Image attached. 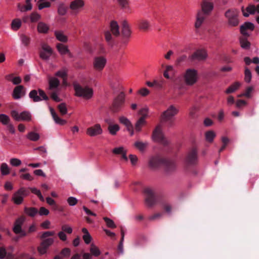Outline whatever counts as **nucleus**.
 <instances>
[{
  "label": "nucleus",
  "instance_id": "obj_1",
  "mask_svg": "<svg viewBox=\"0 0 259 259\" xmlns=\"http://www.w3.org/2000/svg\"><path fill=\"white\" fill-rule=\"evenodd\" d=\"M25 220V217L21 215L17 219L14 223L12 230L15 234L18 235L17 236L14 237L12 239V240L15 242H17L20 238L24 237L27 235V233L22 229V225H23Z\"/></svg>",
  "mask_w": 259,
  "mask_h": 259
},
{
  "label": "nucleus",
  "instance_id": "obj_2",
  "mask_svg": "<svg viewBox=\"0 0 259 259\" xmlns=\"http://www.w3.org/2000/svg\"><path fill=\"white\" fill-rule=\"evenodd\" d=\"M73 85L75 91L74 95L78 97H82L88 100L92 98L93 96V90L87 86L82 87L77 82H73Z\"/></svg>",
  "mask_w": 259,
  "mask_h": 259
},
{
  "label": "nucleus",
  "instance_id": "obj_3",
  "mask_svg": "<svg viewBox=\"0 0 259 259\" xmlns=\"http://www.w3.org/2000/svg\"><path fill=\"white\" fill-rule=\"evenodd\" d=\"M179 112V108L174 105H171L165 111L161 113L160 116V121L161 122H166L170 121L171 119L177 115Z\"/></svg>",
  "mask_w": 259,
  "mask_h": 259
},
{
  "label": "nucleus",
  "instance_id": "obj_4",
  "mask_svg": "<svg viewBox=\"0 0 259 259\" xmlns=\"http://www.w3.org/2000/svg\"><path fill=\"white\" fill-rule=\"evenodd\" d=\"M124 101L125 94L122 92L113 100L112 104L110 107L111 111L113 113L119 112L124 105Z\"/></svg>",
  "mask_w": 259,
  "mask_h": 259
},
{
  "label": "nucleus",
  "instance_id": "obj_5",
  "mask_svg": "<svg viewBox=\"0 0 259 259\" xmlns=\"http://www.w3.org/2000/svg\"><path fill=\"white\" fill-rule=\"evenodd\" d=\"M227 18L228 25L230 27H236L238 25V12L236 9H228L225 13Z\"/></svg>",
  "mask_w": 259,
  "mask_h": 259
},
{
  "label": "nucleus",
  "instance_id": "obj_6",
  "mask_svg": "<svg viewBox=\"0 0 259 259\" xmlns=\"http://www.w3.org/2000/svg\"><path fill=\"white\" fill-rule=\"evenodd\" d=\"M185 83L187 85H193L198 80V72L195 69H188L184 75Z\"/></svg>",
  "mask_w": 259,
  "mask_h": 259
},
{
  "label": "nucleus",
  "instance_id": "obj_7",
  "mask_svg": "<svg viewBox=\"0 0 259 259\" xmlns=\"http://www.w3.org/2000/svg\"><path fill=\"white\" fill-rule=\"evenodd\" d=\"M152 138L154 141L160 143L164 146H167L169 143V141L164 137L160 125L156 126L153 132Z\"/></svg>",
  "mask_w": 259,
  "mask_h": 259
},
{
  "label": "nucleus",
  "instance_id": "obj_8",
  "mask_svg": "<svg viewBox=\"0 0 259 259\" xmlns=\"http://www.w3.org/2000/svg\"><path fill=\"white\" fill-rule=\"evenodd\" d=\"M11 115L17 121H24L29 122L32 119L31 114L27 111H24L19 113L16 110H12L11 112Z\"/></svg>",
  "mask_w": 259,
  "mask_h": 259
},
{
  "label": "nucleus",
  "instance_id": "obj_9",
  "mask_svg": "<svg viewBox=\"0 0 259 259\" xmlns=\"http://www.w3.org/2000/svg\"><path fill=\"white\" fill-rule=\"evenodd\" d=\"M146 195L145 202L148 207H151L156 204V198L154 191L150 188H146L144 190Z\"/></svg>",
  "mask_w": 259,
  "mask_h": 259
},
{
  "label": "nucleus",
  "instance_id": "obj_10",
  "mask_svg": "<svg viewBox=\"0 0 259 259\" xmlns=\"http://www.w3.org/2000/svg\"><path fill=\"white\" fill-rule=\"evenodd\" d=\"M207 57V54L205 50H198L190 56L188 59L190 62H194L195 61H201L205 60Z\"/></svg>",
  "mask_w": 259,
  "mask_h": 259
},
{
  "label": "nucleus",
  "instance_id": "obj_11",
  "mask_svg": "<svg viewBox=\"0 0 259 259\" xmlns=\"http://www.w3.org/2000/svg\"><path fill=\"white\" fill-rule=\"evenodd\" d=\"M121 35L124 39H129L131 37L132 31L130 25L126 20L121 23Z\"/></svg>",
  "mask_w": 259,
  "mask_h": 259
},
{
  "label": "nucleus",
  "instance_id": "obj_12",
  "mask_svg": "<svg viewBox=\"0 0 259 259\" xmlns=\"http://www.w3.org/2000/svg\"><path fill=\"white\" fill-rule=\"evenodd\" d=\"M211 1L202 0L200 4L201 10L200 11L206 16L209 15L213 9V3Z\"/></svg>",
  "mask_w": 259,
  "mask_h": 259
},
{
  "label": "nucleus",
  "instance_id": "obj_13",
  "mask_svg": "<svg viewBox=\"0 0 259 259\" xmlns=\"http://www.w3.org/2000/svg\"><path fill=\"white\" fill-rule=\"evenodd\" d=\"M186 162L189 165H194L197 162V149L193 147L188 152L186 158Z\"/></svg>",
  "mask_w": 259,
  "mask_h": 259
},
{
  "label": "nucleus",
  "instance_id": "obj_14",
  "mask_svg": "<svg viewBox=\"0 0 259 259\" xmlns=\"http://www.w3.org/2000/svg\"><path fill=\"white\" fill-rule=\"evenodd\" d=\"M54 242L53 238H47L43 239L40 245L37 247V251L40 254H44L47 252L48 248L52 245Z\"/></svg>",
  "mask_w": 259,
  "mask_h": 259
},
{
  "label": "nucleus",
  "instance_id": "obj_15",
  "mask_svg": "<svg viewBox=\"0 0 259 259\" xmlns=\"http://www.w3.org/2000/svg\"><path fill=\"white\" fill-rule=\"evenodd\" d=\"M241 11L243 16L245 17H247L249 15H254L255 12L259 13V4L256 6L254 5L250 4L246 8L243 6L241 7Z\"/></svg>",
  "mask_w": 259,
  "mask_h": 259
},
{
  "label": "nucleus",
  "instance_id": "obj_16",
  "mask_svg": "<svg viewBox=\"0 0 259 259\" xmlns=\"http://www.w3.org/2000/svg\"><path fill=\"white\" fill-rule=\"evenodd\" d=\"M106 59L104 57L100 56L95 57L93 62V67L97 71H101L106 64Z\"/></svg>",
  "mask_w": 259,
  "mask_h": 259
},
{
  "label": "nucleus",
  "instance_id": "obj_17",
  "mask_svg": "<svg viewBox=\"0 0 259 259\" xmlns=\"http://www.w3.org/2000/svg\"><path fill=\"white\" fill-rule=\"evenodd\" d=\"M103 130L101 125L99 123L95 124L94 126L88 127L86 130L87 134L90 137H95L101 135Z\"/></svg>",
  "mask_w": 259,
  "mask_h": 259
},
{
  "label": "nucleus",
  "instance_id": "obj_18",
  "mask_svg": "<svg viewBox=\"0 0 259 259\" xmlns=\"http://www.w3.org/2000/svg\"><path fill=\"white\" fill-rule=\"evenodd\" d=\"M165 159L159 156L152 157L149 162V166L152 169H156L163 165Z\"/></svg>",
  "mask_w": 259,
  "mask_h": 259
},
{
  "label": "nucleus",
  "instance_id": "obj_19",
  "mask_svg": "<svg viewBox=\"0 0 259 259\" xmlns=\"http://www.w3.org/2000/svg\"><path fill=\"white\" fill-rule=\"evenodd\" d=\"M119 121L120 123L125 126L126 130L130 132L131 136L134 134V130L133 124L130 120L124 116H120L119 117Z\"/></svg>",
  "mask_w": 259,
  "mask_h": 259
},
{
  "label": "nucleus",
  "instance_id": "obj_20",
  "mask_svg": "<svg viewBox=\"0 0 259 259\" xmlns=\"http://www.w3.org/2000/svg\"><path fill=\"white\" fill-rule=\"evenodd\" d=\"M254 29V24L250 22H246L240 26V33L245 37H248L249 34L246 32L247 30L253 31Z\"/></svg>",
  "mask_w": 259,
  "mask_h": 259
},
{
  "label": "nucleus",
  "instance_id": "obj_21",
  "mask_svg": "<svg viewBox=\"0 0 259 259\" xmlns=\"http://www.w3.org/2000/svg\"><path fill=\"white\" fill-rule=\"evenodd\" d=\"M56 48L61 55L67 54L69 58H73V55L68 49V46L59 43L56 45Z\"/></svg>",
  "mask_w": 259,
  "mask_h": 259
},
{
  "label": "nucleus",
  "instance_id": "obj_22",
  "mask_svg": "<svg viewBox=\"0 0 259 259\" xmlns=\"http://www.w3.org/2000/svg\"><path fill=\"white\" fill-rule=\"evenodd\" d=\"M110 31L116 37L120 35L119 26L117 21L112 20L110 22Z\"/></svg>",
  "mask_w": 259,
  "mask_h": 259
},
{
  "label": "nucleus",
  "instance_id": "obj_23",
  "mask_svg": "<svg viewBox=\"0 0 259 259\" xmlns=\"http://www.w3.org/2000/svg\"><path fill=\"white\" fill-rule=\"evenodd\" d=\"M151 27L150 22L146 19L141 20L138 24V29L142 31H148Z\"/></svg>",
  "mask_w": 259,
  "mask_h": 259
},
{
  "label": "nucleus",
  "instance_id": "obj_24",
  "mask_svg": "<svg viewBox=\"0 0 259 259\" xmlns=\"http://www.w3.org/2000/svg\"><path fill=\"white\" fill-rule=\"evenodd\" d=\"M49 90H52L57 89L60 85L59 80L55 77L48 76Z\"/></svg>",
  "mask_w": 259,
  "mask_h": 259
},
{
  "label": "nucleus",
  "instance_id": "obj_25",
  "mask_svg": "<svg viewBox=\"0 0 259 259\" xmlns=\"http://www.w3.org/2000/svg\"><path fill=\"white\" fill-rule=\"evenodd\" d=\"M84 5L83 0H74L70 3L69 8L72 11H76L82 8Z\"/></svg>",
  "mask_w": 259,
  "mask_h": 259
},
{
  "label": "nucleus",
  "instance_id": "obj_26",
  "mask_svg": "<svg viewBox=\"0 0 259 259\" xmlns=\"http://www.w3.org/2000/svg\"><path fill=\"white\" fill-rule=\"evenodd\" d=\"M31 0H25L26 5H22L18 3L17 5L18 9L21 12H24L32 10V5L31 3Z\"/></svg>",
  "mask_w": 259,
  "mask_h": 259
},
{
  "label": "nucleus",
  "instance_id": "obj_27",
  "mask_svg": "<svg viewBox=\"0 0 259 259\" xmlns=\"http://www.w3.org/2000/svg\"><path fill=\"white\" fill-rule=\"evenodd\" d=\"M244 61L246 65H249L251 63H253L255 64H257L255 68V70L257 72V74H259V58L258 57H254L253 59L251 60L250 58L248 57H245L244 58Z\"/></svg>",
  "mask_w": 259,
  "mask_h": 259
},
{
  "label": "nucleus",
  "instance_id": "obj_28",
  "mask_svg": "<svg viewBox=\"0 0 259 259\" xmlns=\"http://www.w3.org/2000/svg\"><path fill=\"white\" fill-rule=\"evenodd\" d=\"M49 29V26L43 22H38L37 26V30L39 33L47 34L48 33Z\"/></svg>",
  "mask_w": 259,
  "mask_h": 259
},
{
  "label": "nucleus",
  "instance_id": "obj_29",
  "mask_svg": "<svg viewBox=\"0 0 259 259\" xmlns=\"http://www.w3.org/2000/svg\"><path fill=\"white\" fill-rule=\"evenodd\" d=\"M50 110L51 114L53 117V119H54V120L56 123L63 125H65L67 123L66 120L60 118L58 116V115L56 114L55 111L54 110V109L53 108L50 107Z\"/></svg>",
  "mask_w": 259,
  "mask_h": 259
},
{
  "label": "nucleus",
  "instance_id": "obj_30",
  "mask_svg": "<svg viewBox=\"0 0 259 259\" xmlns=\"http://www.w3.org/2000/svg\"><path fill=\"white\" fill-rule=\"evenodd\" d=\"M50 110L51 114L53 117V119H54V120L56 123L63 125H65L67 123L66 120L60 118L58 116V115L56 114L55 111L54 110V109L53 108L50 107Z\"/></svg>",
  "mask_w": 259,
  "mask_h": 259
},
{
  "label": "nucleus",
  "instance_id": "obj_31",
  "mask_svg": "<svg viewBox=\"0 0 259 259\" xmlns=\"http://www.w3.org/2000/svg\"><path fill=\"white\" fill-rule=\"evenodd\" d=\"M205 14L202 13L201 11H199L197 13V17H196V21L195 23V27L196 28H199L201 26L202 23L203 22L205 17L204 16Z\"/></svg>",
  "mask_w": 259,
  "mask_h": 259
},
{
  "label": "nucleus",
  "instance_id": "obj_32",
  "mask_svg": "<svg viewBox=\"0 0 259 259\" xmlns=\"http://www.w3.org/2000/svg\"><path fill=\"white\" fill-rule=\"evenodd\" d=\"M24 89V87L22 85L16 86L13 92V97L15 99H18L21 97V93L22 90Z\"/></svg>",
  "mask_w": 259,
  "mask_h": 259
},
{
  "label": "nucleus",
  "instance_id": "obj_33",
  "mask_svg": "<svg viewBox=\"0 0 259 259\" xmlns=\"http://www.w3.org/2000/svg\"><path fill=\"white\" fill-rule=\"evenodd\" d=\"M146 124V121L143 118H140L136 122L135 128L136 132L139 133L141 131L143 126Z\"/></svg>",
  "mask_w": 259,
  "mask_h": 259
},
{
  "label": "nucleus",
  "instance_id": "obj_34",
  "mask_svg": "<svg viewBox=\"0 0 259 259\" xmlns=\"http://www.w3.org/2000/svg\"><path fill=\"white\" fill-rule=\"evenodd\" d=\"M241 85V83L239 82L236 81L232 84L229 88L225 91V93L229 94L235 92L236 91L238 90Z\"/></svg>",
  "mask_w": 259,
  "mask_h": 259
},
{
  "label": "nucleus",
  "instance_id": "obj_35",
  "mask_svg": "<svg viewBox=\"0 0 259 259\" xmlns=\"http://www.w3.org/2000/svg\"><path fill=\"white\" fill-rule=\"evenodd\" d=\"M24 212L29 217H34L38 213V209L33 207H25L24 209Z\"/></svg>",
  "mask_w": 259,
  "mask_h": 259
},
{
  "label": "nucleus",
  "instance_id": "obj_36",
  "mask_svg": "<svg viewBox=\"0 0 259 259\" xmlns=\"http://www.w3.org/2000/svg\"><path fill=\"white\" fill-rule=\"evenodd\" d=\"M54 34L58 40L64 43L67 42L68 37L62 31H55Z\"/></svg>",
  "mask_w": 259,
  "mask_h": 259
},
{
  "label": "nucleus",
  "instance_id": "obj_37",
  "mask_svg": "<svg viewBox=\"0 0 259 259\" xmlns=\"http://www.w3.org/2000/svg\"><path fill=\"white\" fill-rule=\"evenodd\" d=\"M164 166L165 170L167 172L173 171L176 168V164L174 162L168 161L165 159Z\"/></svg>",
  "mask_w": 259,
  "mask_h": 259
},
{
  "label": "nucleus",
  "instance_id": "obj_38",
  "mask_svg": "<svg viewBox=\"0 0 259 259\" xmlns=\"http://www.w3.org/2000/svg\"><path fill=\"white\" fill-rule=\"evenodd\" d=\"M215 136V133L212 130L207 131L205 133V140L209 143H212L213 142V140Z\"/></svg>",
  "mask_w": 259,
  "mask_h": 259
},
{
  "label": "nucleus",
  "instance_id": "obj_39",
  "mask_svg": "<svg viewBox=\"0 0 259 259\" xmlns=\"http://www.w3.org/2000/svg\"><path fill=\"white\" fill-rule=\"evenodd\" d=\"M22 25L21 20L19 18H15L12 21L11 27L13 30H18Z\"/></svg>",
  "mask_w": 259,
  "mask_h": 259
},
{
  "label": "nucleus",
  "instance_id": "obj_40",
  "mask_svg": "<svg viewBox=\"0 0 259 259\" xmlns=\"http://www.w3.org/2000/svg\"><path fill=\"white\" fill-rule=\"evenodd\" d=\"M41 50L39 52L46 53L48 55H52L53 53V50L52 48L47 44L43 42L41 44Z\"/></svg>",
  "mask_w": 259,
  "mask_h": 259
},
{
  "label": "nucleus",
  "instance_id": "obj_41",
  "mask_svg": "<svg viewBox=\"0 0 259 259\" xmlns=\"http://www.w3.org/2000/svg\"><path fill=\"white\" fill-rule=\"evenodd\" d=\"M38 91L36 90H32L29 94V98H31L34 102L41 101L42 99L38 96Z\"/></svg>",
  "mask_w": 259,
  "mask_h": 259
},
{
  "label": "nucleus",
  "instance_id": "obj_42",
  "mask_svg": "<svg viewBox=\"0 0 259 259\" xmlns=\"http://www.w3.org/2000/svg\"><path fill=\"white\" fill-rule=\"evenodd\" d=\"M240 46L242 49L248 50L250 49V43L246 37H241L239 38Z\"/></svg>",
  "mask_w": 259,
  "mask_h": 259
},
{
  "label": "nucleus",
  "instance_id": "obj_43",
  "mask_svg": "<svg viewBox=\"0 0 259 259\" xmlns=\"http://www.w3.org/2000/svg\"><path fill=\"white\" fill-rule=\"evenodd\" d=\"M134 146L141 152H144L148 146V144L147 143L137 141L134 143Z\"/></svg>",
  "mask_w": 259,
  "mask_h": 259
},
{
  "label": "nucleus",
  "instance_id": "obj_44",
  "mask_svg": "<svg viewBox=\"0 0 259 259\" xmlns=\"http://www.w3.org/2000/svg\"><path fill=\"white\" fill-rule=\"evenodd\" d=\"M90 251L92 255L98 256L101 254V251L99 248L94 243L91 244L90 246Z\"/></svg>",
  "mask_w": 259,
  "mask_h": 259
},
{
  "label": "nucleus",
  "instance_id": "obj_45",
  "mask_svg": "<svg viewBox=\"0 0 259 259\" xmlns=\"http://www.w3.org/2000/svg\"><path fill=\"white\" fill-rule=\"evenodd\" d=\"M67 7L63 3H61L58 5L57 12L59 15L64 16L67 13Z\"/></svg>",
  "mask_w": 259,
  "mask_h": 259
},
{
  "label": "nucleus",
  "instance_id": "obj_46",
  "mask_svg": "<svg viewBox=\"0 0 259 259\" xmlns=\"http://www.w3.org/2000/svg\"><path fill=\"white\" fill-rule=\"evenodd\" d=\"M119 129L120 127L117 124L109 125L108 127V130L109 133L112 135H115Z\"/></svg>",
  "mask_w": 259,
  "mask_h": 259
},
{
  "label": "nucleus",
  "instance_id": "obj_47",
  "mask_svg": "<svg viewBox=\"0 0 259 259\" xmlns=\"http://www.w3.org/2000/svg\"><path fill=\"white\" fill-rule=\"evenodd\" d=\"M26 138L32 141H37L39 140L40 136L38 133L31 132L26 135Z\"/></svg>",
  "mask_w": 259,
  "mask_h": 259
},
{
  "label": "nucleus",
  "instance_id": "obj_48",
  "mask_svg": "<svg viewBox=\"0 0 259 259\" xmlns=\"http://www.w3.org/2000/svg\"><path fill=\"white\" fill-rule=\"evenodd\" d=\"M12 200L16 204L19 205L22 203L23 198L22 196L18 194V192L17 191L14 193Z\"/></svg>",
  "mask_w": 259,
  "mask_h": 259
},
{
  "label": "nucleus",
  "instance_id": "obj_49",
  "mask_svg": "<svg viewBox=\"0 0 259 259\" xmlns=\"http://www.w3.org/2000/svg\"><path fill=\"white\" fill-rule=\"evenodd\" d=\"M57 108L61 115L63 116L67 114V108L65 103H62L58 105Z\"/></svg>",
  "mask_w": 259,
  "mask_h": 259
},
{
  "label": "nucleus",
  "instance_id": "obj_50",
  "mask_svg": "<svg viewBox=\"0 0 259 259\" xmlns=\"http://www.w3.org/2000/svg\"><path fill=\"white\" fill-rule=\"evenodd\" d=\"M0 169L1 174L3 176L8 175L10 172V169L8 165L5 163H3L1 164Z\"/></svg>",
  "mask_w": 259,
  "mask_h": 259
},
{
  "label": "nucleus",
  "instance_id": "obj_51",
  "mask_svg": "<svg viewBox=\"0 0 259 259\" xmlns=\"http://www.w3.org/2000/svg\"><path fill=\"white\" fill-rule=\"evenodd\" d=\"M244 80L247 83H249L251 81L252 75L251 73L249 68L247 67L245 68L244 71Z\"/></svg>",
  "mask_w": 259,
  "mask_h": 259
},
{
  "label": "nucleus",
  "instance_id": "obj_52",
  "mask_svg": "<svg viewBox=\"0 0 259 259\" xmlns=\"http://www.w3.org/2000/svg\"><path fill=\"white\" fill-rule=\"evenodd\" d=\"M67 69L66 68H63L62 70H59L56 72L55 74V75L58 77H60L62 79L65 77H67Z\"/></svg>",
  "mask_w": 259,
  "mask_h": 259
},
{
  "label": "nucleus",
  "instance_id": "obj_53",
  "mask_svg": "<svg viewBox=\"0 0 259 259\" xmlns=\"http://www.w3.org/2000/svg\"><path fill=\"white\" fill-rule=\"evenodd\" d=\"M30 21L31 22H36L41 18V16L38 13L34 12L30 14Z\"/></svg>",
  "mask_w": 259,
  "mask_h": 259
},
{
  "label": "nucleus",
  "instance_id": "obj_54",
  "mask_svg": "<svg viewBox=\"0 0 259 259\" xmlns=\"http://www.w3.org/2000/svg\"><path fill=\"white\" fill-rule=\"evenodd\" d=\"M10 121V118L8 115L5 114H0V122L3 124L7 125L9 124Z\"/></svg>",
  "mask_w": 259,
  "mask_h": 259
},
{
  "label": "nucleus",
  "instance_id": "obj_55",
  "mask_svg": "<svg viewBox=\"0 0 259 259\" xmlns=\"http://www.w3.org/2000/svg\"><path fill=\"white\" fill-rule=\"evenodd\" d=\"M103 220L106 222V225L108 228H115L116 227L113 221L107 217L103 218Z\"/></svg>",
  "mask_w": 259,
  "mask_h": 259
},
{
  "label": "nucleus",
  "instance_id": "obj_56",
  "mask_svg": "<svg viewBox=\"0 0 259 259\" xmlns=\"http://www.w3.org/2000/svg\"><path fill=\"white\" fill-rule=\"evenodd\" d=\"M105 40L108 44H111L113 42V37L112 36V33L109 30L106 31L104 32Z\"/></svg>",
  "mask_w": 259,
  "mask_h": 259
},
{
  "label": "nucleus",
  "instance_id": "obj_57",
  "mask_svg": "<svg viewBox=\"0 0 259 259\" xmlns=\"http://www.w3.org/2000/svg\"><path fill=\"white\" fill-rule=\"evenodd\" d=\"M117 2L121 9L126 8L129 5L128 0H117Z\"/></svg>",
  "mask_w": 259,
  "mask_h": 259
},
{
  "label": "nucleus",
  "instance_id": "obj_58",
  "mask_svg": "<svg viewBox=\"0 0 259 259\" xmlns=\"http://www.w3.org/2000/svg\"><path fill=\"white\" fill-rule=\"evenodd\" d=\"M246 105L247 102L243 100H238L235 103L236 107L239 109L243 108Z\"/></svg>",
  "mask_w": 259,
  "mask_h": 259
},
{
  "label": "nucleus",
  "instance_id": "obj_59",
  "mask_svg": "<svg viewBox=\"0 0 259 259\" xmlns=\"http://www.w3.org/2000/svg\"><path fill=\"white\" fill-rule=\"evenodd\" d=\"M18 194H19L21 196H26L29 194V192L26 188L22 187L20 188L18 191Z\"/></svg>",
  "mask_w": 259,
  "mask_h": 259
},
{
  "label": "nucleus",
  "instance_id": "obj_60",
  "mask_svg": "<svg viewBox=\"0 0 259 259\" xmlns=\"http://www.w3.org/2000/svg\"><path fill=\"white\" fill-rule=\"evenodd\" d=\"M54 231H47L44 232L40 236L41 239H47V238L49 236H53L55 235Z\"/></svg>",
  "mask_w": 259,
  "mask_h": 259
},
{
  "label": "nucleus",
  "instance_id": "obj_61",
  "mask_svg": "<svg viewBox=\"0 0 259 259\" xmlns=\"http://www.w3.org/2000/svg\"><path fill=\"white\" fill-rule=\"evenodd\" d=\"M10 162V164L14 166H18L21 164V161L15 158L11 159Z\"/></svg>",
  "mask_w": 259,
  "mask_h": 259
},
{
  "label": "nucleus",
  "instance_id": "obj_62",
  "mask_svg": "<svg viewBox=\"0 0 259 259\" xmlns=\"http://www.w3.org/2000/svg\"><path fill=\"white\" fill-rule=\"evenodd\" d=\"M71 253V250L69 248H64L60 252V254L64 257H68Z\"/></svg>",
  "mask_w": 259,
  "mask_h": 259
},
{
  "label": "nucleus",
  "instance_id": "obj_63",
  "mask_svg": "<svg viewBox=\"0 0 259 259\" xmlns=\"http://www.w3.org/2000/svg\"><path fill=\"white\" fill-rule=\"evenodd\" d=\"M61 229L63 232H66L68 234H71L72 232V229L71 227L67 225H64L61 227Z\"/></svg>",
  "mask_w": 259,
  "mask_h": 259
},
{
  "label": "nucleus",
  "instance_id": "obj_64",
  "mask_svg": "<svg viewBox=\"0 0 259 259\" xmlns=\"http://www.w3.org/2000/svg\"><path fill=\"white\" fill-rule=\"evenodd\" d=\"M22 41L25 46H27L30 43V38L24 34L21 35Z\"/></svg>",
  "mask_w": 259,
  "mask_h": 259
}]
</instances>
